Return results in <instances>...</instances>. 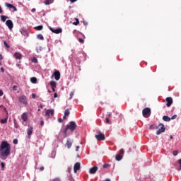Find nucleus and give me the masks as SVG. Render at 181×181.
<instances>
[{"instance_id": "obj_1", "label": "nucleus", "mask_w": 181, "mask_h": 181, "mask_svg": "<svg viewBox=\"0 0 181 181\" xmlns=\"http://www.w3.org/2000/svg\"><path fill=\"white\" fill-rule=\"evenodd\" d=\"M11 155V144L8 141H2L0 145V158L5 160Z\"/></svg>"}, {"instance_id": "obj_2", "label": "nucleus", "mask_w": 181, "mask_h": 181, "mask_svg": "<svg viewBox=\"0 0 181 181\" xmlns=\"http://www.w3.org/2000/svg\"><path fill=\"white\" fill-rule=\"evenodd\" d=\"M67 129H70L71 132H74V131H76V128H77V124H76V122L71 121L69 122V124L66 125Z\"/></svg>"}, {"instance_id": "obj_3", "label": "nucleus", "mask_w": 181, "mask_h": 181, "mask_svg": "<svg viewBox=\"0 0 181 181\" xmlns=\"http://www.w3.org/2000/svg\"><path fill=\"white\" fill-rule=\"evenodd\" d=\"M124 153H125V151L123 148L120 149L119 153H117L115 156L116 160H121L124 157Z\"/></svg>"}, {"instance_id": "obj_4", "label": "nucleus", "mask_w": 181, "mask_h": 181, "mask_svg": "<svg viewBox=\"0 0 181 181\" xmlns=\"http://www.w3.org/2000/svg\"><path fill=\"white\" fill-rule=\"evenodd\" d=\"M143 117L144 118H148V117L151 115V109L149 107H146L142 111Z\"/></svg>"}, {"instance_id": "obj_5", "label": "nucleus", "mask_w": 181, "mask_h": 181, "mask_svg": "<svg viewBox=\"0 0 181 181\" xmlns=\"http://www.w3.org/2000/svg\"><path fill=\"white\" fill-rule=\"evenodd\" d=\"M158 127H160V129L156 132V135H160L162 132H165V125L162 123H160Z\"/></svg>"}, {"instance_id": "obj_6", "label": "nucleus", "mask_w": 181, "mask_h": 181, "mask_svg": "<svg viewBox=\"0 0 181 181\" xmlns=\"http://www.w3.org/2000/svg\"><path fill=\"white\" fill-rule=\"evenodd\" d=\"M97 141H105V135L103 133H99L95 136Z\"/></svg>"}, {"instance_id": "obj_7", "label": "nucleus", "mask_w": 181, "mask_h": 181, "mask_svg": "<svg viewBox=\"0 0 181 181\" xmlns=\"http://www.w3.org/2000/svg\"><path fill=\"white\" fill-rule=\"evenodd\" d=\"M19 103H21V104H24V105L28 104V98H26V96L21 95L19 97Z\"/></svg>"}, {"instance_id": "obj_8", "label": "nucleus", "mask_w": 181, "mask_h": 181, "mask_svg": "<svg viewBox=\"0 0 181 181\" xmlns=\"http://www.w3.org/2000/svg\"><path fill=\"white\" fill-rule=\"evenodd\" d=\"M52 77H54L55 80H57V81H59V80H60V71H55L52 74Z\"/></svg>"}, {"instance_id": "obj_9", "label": "nucleus", "mask_w": 181, "mask_h": 181, "mask_svg": "<svg viewBox=\"0 0 181 181\" xmlns=\"http://www.w3.org/2000/svg\"><path fill=\"white\" fill-rule=\"evenodd\" d=\"M49 30L52 32V33H55L56 35H59V33H62V28L54 29L53 28L49 27Z\"/></svg>"}, {"instance_id": "obj_10", "label": "nucleus", "mask_w": 181, "mask_h": 181, "mask_svg": "<svg viewBox=\"0 0 181 181\" xmlns=\"http://www.w3.org/2000/svg\"><path fill=\"white\" fill-rule=\"evenodd\" d=\"M81 168V165L80 164V163L79 162L76 163L74 166V173H77V171L80 170Z\"/></svg>"}, {"instance_id": "obj_11", "label": "nucleus", "mask_w": 181, "mask_h": 181, "mask_svg": "<svg viewBox=\"0 0 181 181\" xmlns=\"http://www.w3.org/2000/svg\"><path fill=\"white\" fill-rule=\"evenodd\" d=\"M5 6H6V8H8L9 9H13L14 12H16L18 11V8H16V6L9 3H5Z\"/></svg>"}, {"instance_id": "obj_12", "label": "nucleus", "mask_w": 181, "mask_h": 181, "mask_svg": "<svg viewBox=\"0 0 181 181\" xmlns=\"http://www.w3.org/2000/svg\"><path fill=\"white\" fill-rule=\"evenodd\" d=\"M98 170V167L93 166V167L90 168L89 173L90 175H95V173H96Z\"/></svg>"}, {"instance_id": "obj_13", "label": "nucleus", "mask_w": 181, "mask_h": 181, "mask_svg": "<svg viewBox=\"0 0 181 181\" xmlns=\"http://www.w3.org/2000/svg\"><path fill=\"white\" fill-rule=\"evenodd\" d=\"M166 102H167V107H170V105H172V104H173V99L170 97L166 98Z\"/></svg>"}, {"instance_id": "obj_14", "label": "nucleus", "mask_w": 181, "mask_h": 181, "mask_svg": "<svg viewBox=\"0 0 181 181\" xmlns=\"http://www.w3.org/2000/svg\"><path fill=\"white\" fill-rule=\"evenodd\" d=\"M6 26H8V29H13V23L11 20H7L6 22Z\"/></svg>"}, {"instance_id": "obj_15", "label": "nucleus", "mask_w": 181, "mask_h": 181, "mask_svg": "<svg viewBox=\"0 0 181 181\" xmlns=\"http://www.w3.org/2000/svg\"><path fill=\"white\" fill-rule=\"evenodd\" d=\"M46 117H53L54 115V110H47L45 113Z\"/></svg>"}, {"instance_id": "obj_16", "label": "nucleus", "mask_w": 181, "mask_h": 181, "mask_svg": "<svg viewBox=\"0 0 181 181\" xmlns=\"http://www.w3.org/2000/svg\"><path fill=\"white\" fill-rule=\"evenodd\" d=\"M27 134L29 138H30V136L32 135V134H33V127H32V126H29L27 129Z\"/></svg>"}, {"instance_id": "obj_17", "label": "nucleus", "mask_w": 181, "mask_h": 181, "mask_svg": "<svg viewBox=\"0 0 181 181\" xmlns=\"http://www.w3.org/2000/svg\"><path fill=\"white\" fill-rule=\"evenodd\" d=\"M65 145L67 146L68 149H70L71 148V145H73V140L68 139Z\"/></svg>"}, {"instance_id": "obj_18", "label": "nucleus", "mask_w": 181, "mask_h": 181, "mask_svg": "<svg viewBox=\"0 0 181 181\" xmlns=\"http://www.w3.org/2000/svg\"><path fill=\"white\" fill-rule=\"evenodd\" d=\"M21 118L24 122H26V121H28V113H26V112L23 113L21 115Z\"/></svg>"}, {"instance_id": "obj_19", "label": "nucleus", "mask_w": 181, "mask_h": 181, "mask_svg": "<svg viewBox=\"0 0 181 181\" xmlns=\"http://www.w3.org/2000/svg\"><path fill=\"white\" fill-rule=\"evenodd\" d=\"M14 57L18 60H21L22 59V54L20 52H16L14 53Z\"/></svg>"}, {"instance_id": "obj_20", "label": "nucleus", "mask_w": 181, "mask_h": 181, "mask_svg": "<svg viewBox=\"0 0 181 181\" xmlns=\"http://www.w3.org/2000/svg\"><path fill=\"white\" fill-rule=\"evenodd\" d=\"M57 86V83L56 81H50V86H51L52 88H56Z\"/></svg>"}, {"instance_id": "obj_21", "label": "nucleus", "mask_w": 181, "mask_h": 181, "mask_svg": "<svg viewBox=\"0 0 181 181\" xmlns=\"http://www.w3.org/2000/svg\"><path fill=\"white\" fill-rule=\"evenodd\" d=\"M69 129H67V126L63 130L62 134H63V136L64 138H67V130Z\"/></svg>"}, {"instance_id": "obj_22", "label": "nucleus", "mask_w": 181, "mask_h": 181, "mask_svg": "<svg viewBox=\"0 0 181 181\" xmlns=\"http://www.w3.org/2000/svg\"><path fill=\"white\" fill-rule=\"evenodd\" d=\"M163 119L165 122H169V121H170L171 119H170V117H169V116L165 115V116L163 117Z\"/></svg>"}, {"instance_id": "obj_23", "label": "nucleus", "mask_w": 181, "mask_h": 181, "mask_svg": "<svg viewBox=\"0 0 181 181\" xmlns=\"http://www.w3.org/2000/svg\"><path fill=\"white\" fill-rule=\"evenodd\" d=\"M30 81L31 83H33V84H36V83L37 82V78H36L35 77H32L30 78Z\"/></svg>"}, {"instance_id": "obj_24", "label": "nucleus", "mask_w": 181, "mask_h": 181, "mask_svg": "<svg viewBox=\"0 0 181 181\" xmlns=\"http://www.w3.org/2000/svg\"><path fill=\"white\" fill-rule=\"evenodd\" d=\"M37 38L39 39V40H45V37L42 34H38L37 35Z\"/></svg>"}, {"instance_id": "obj_25", "label": "nucleus", "mask_w": 181, "mask_h": 181, "mask_svg": "<svg viewBox=\"0 0 181 181\" xmlns=\"http://www.w3.org/2000/svg\"><path fill=\"white\" fill-rule=\"evenodd\" d=\"M34 29L35 30H42L43 29V25H38V26L34 27Z\"/></svg>"}, {"instance_id": "obj_26", "label": "nucleus", "mask_w": 181, "mask_h": 181, "mask_svg": "<svg viewBox=\"0 0 181 181\" xmlns=\"http://www.w3.org/2000/svg\"><path fill=\"white\" fill-rule=\"evenodd\" d=\"M0 122L1 124H6V122H8V117L4 119H1Z\"/></svg>"}, {"instance_id": "obj_27", "label": "nucleus", "mask_w": 181, "mask_h": 181, "mask_svg": "<svg viewBox=\"0 0 181 181\" xmlns=\"http://www.w3.org/2000/svg\"><path fill=\"white\" fill-rule=\"evenodd\" d=\"M1 22H6V19H8V16H1Z\"/></svg>"}, {"instance_id": "obj_28", "label": "nucleus", "mask_w": 181, "mask_h": 181, "mask_svg": "<svg viewBox=\"0 0 181 181\" xmlns=\"http://www.w3.org/2000/svg\"><path fill=\"white\" fill-rule=\"evenodd\" d=\"M64 115H65V117H69V115H70V110H69V109H66L65 110Z\"/></svg>"}, {"instance_id": "obj_29", "label": "nucleus", "mask_w": 181, "mask_h": 181, "mask_svg": "<svg viewBox=\"0 0 181 181\" xmlns=\"http://www.w3.org/2000/svg\"><path fill=\"white\" fill-rule=\"evenodd\" d=\"M76 22L73 23V25H74L75 26H77V25H78L80 23V21H78V18H75Z\"/></svg>"}, {"instance_id": "obj_30", "label": "nucleus", "mask_w": 181, "mask_h": 181, "mask_svg": "<svg viewBox=\"0 0 181 181\" xmlns=\"http://www.w3.org/2000/svg\"><path fill=\"white\" fill-rule=\"evenodd\" d=\"M52 2H53V1L52 0H45V5H50V4H52Z\"/></svg>"}, {"instance_id": "obj_31", "label": "nucleus", "mask_w": 181, "mask_h": 181, "mask_svg": "<svg viewBox=\"0 0 181 181\" xmlns=\"http://www.w3.org/2000/svg\"><path fill=\"white\" fill-rule=\"evenodd\" d=\"M4 45L7 49H9L11 47L9 45H8V42H6V41H4Z\"/></svg>"}, {"instance_id": "obj_32", "label": "nucleus", "mask_w": 181, "mask_h": 181, "mask_svg": "<svg viewBox=\"0 0 181 181\" xmlns=\"http://www.w3.org/2000/svg\"><path fill=\"white\" fill-rule=\"evenodd\" d=\"M1 170H4L5 169V163L4 162L1 163Z\"/></svg>"}, {"instance_id": "obj_33", "label": "nucleus", "mask_w": 181, "mask_h": 181, "mask_svg": "<svg viewBox=\"0 0 181 181\" xmlns=\"http://www.w3.org/2000/svg\"><path fill=\"white\" fill-rule=\"evenodd\" d=\"M179 153V151H174L173 152V155L174 156H177V155Z\"/></svg>"}, {"instance_id": "obj_34", "label": "nucleus", "mask_w": 181, "mask_h": 181, "mask_svg": "<svg viewBox=\"0 0 181 181\" xmlns=\"http://www.w3.org/2000/svg\"><path fill=\"white\" fill-rule=\"evenodd\" d=\"M74 95V92H71L69 100H71V98H73Z\"/></svg>"}, {"instance_id": "obj_35", "label": "nucleus", "mask_w": 181, "mask_h": 181, "mask_svg": "<svg viewBox=\"0 0 181 181\" xmlns=\"http://www.w3.org/2000/svg\"><path fill=\"white\" fill-rule=\"evenodd\" d=\"M13 144H14V145H18V139H15L13 141Z\"/></svg>"}, {"instance_id": "obj_36", "label": "nucleus", "mask_w": 181, "mask_h": 181, "mask_svg": "<svg viewBox=\"0 0 181 181\" xmlns=\"http://www.w3.org/2000/svg\"><path fill=\"white\" fill-rule=\"evenodd\" d=\"M13 90L14 91H16V90H18V86L14 85V86H13Z\"/></svg>"}, {"instance_id": "obj_37", "label": "nucleus", "mask_w": 181, "mask_h": 181, "mask_svg": "<svg viewBox=\"0 0 181 181\" xmlns=\"http://www.w3.org/2000/svg\"><path fill=\"white\" fill-rule=\"evenodd\" d=\"M78 40L80 43H84V40H83L82 38H78Z\"/></svg>"}, {"instance_id": "obj_38", "label": "nucleus", "mask_w": 181, "mask_h": 181, "mask_svg": "<svg viewBox=\"0 0 181 181\" xmlns=\"http://www.w3.org/2000/svg\"><path fill=\"white\" fill-rule=\"evenodd\" d=\"M4 57H2V54H0V66H2V62H1V60H2Z\"/></svg>"}, {"instance_id": "obj_39", "label": "nucleus", "mask_w": 181, "mask_h": 181, "mask_svg": "<svg viewBox=\"0 0 181 181\" xmlns=\"http://www.w3.org/2000/svg\"><path fill=\"white\" fill-rule=\"evenodd\" d=\"M176 118H177V115H174L171 117V119H176Z\"/></svg>"}, {"instance_id": "obj_40", "label": "nucleus", "mask_w": 181, "mask_h": 181, "mask_svg": "<svg viewBox=\"0 0 181 181\" xmlns=\"http://www.w3.org/2000/svg\"><path fill=\"white\" fill-rule=\"evenodd\" d=\"M51 181H62V180H60V178L57 177V178L53 179V180H51Z\"/></svg>"}, {"instance_id": "obj_41", "label": "nucleus", "mask_w": 181, "mask_h": 181, "mask_svg": "<svg viewBox=\"0 0 181 181\" xmlns=\"http://www.w3.org/2000/svg\"><path fill=\"white\" fill-rule=\"evenodd\" d=\"M108 166H110L109 164H104V165H103L104 169H107V168H108Z\"/></svg>"}, {"instance_id": "obj_42", "label": "nucleus", "mask_w": 181, "mask_h": 181, "mask_svg": "<svg viewBox=\"0 0 181 181\" xmlns=\"http://www.w3.org/2000/svg\"><path fill=\"white\" fill-rule=\"evenodd\" d=\"M150 129H155V125L153 124L150 125Z\"/></svg>"}, {"instance_id": "obj_43", "label": "nucleus", "mask_w": 181, "mask_h": 181, "mask_svg": "<svg viewBox=\"0 0 181 181\" xmlns=\"http://www.w3.org/2000/svg\"><path fill=\"white\" fill-rule=\"evenodd\" d=\"M33 63H37V59L34 57L33 59Z\"/></svg>"}, {"instance_id": "obj_44", "label": "nucleus", "mask_w": 181, "mask_h": 181, "mask_svg": "<svg viewBox=\"0 0 181 181\" xmlns=\"http://www.w3.org/2000/svg\"><path fill=\"white\" fill-rule=\"evenodd\" d=\"M4 95V91L0 89V97H2Z\"/></svg>"}, {"instance_id": "obj_45", "label": "nucleus", "mask_w": 181, "mask_h": 181, "mask_svg": "<svg viewBox=\"0 0 181 181\" xmlns=\"http://www.w3.org/2000/svg\"><path fill=\"white\" fill-rule=\"evenodd\" d=\"M177 163L180 165V169H181V158L178 160Z\"/></svg>"}, {"instance_id": "obj_46", "label": "nucleus", "mask_w": 181, "mask_h": 181, "mask_svg": "<svg viewBox=\"0 0 181 181\" xmlns=\"http://www.w3.org/2000/svg\"><path fill=\"white\" fill-rule=\"evenodd\" d=\"M31 97L32 98H36V94L32 93Z\"/></svg>"}, {"instance_id": "obj_47", "label": "nucleus", "mask_w": 181, "mask_h": 181, "mask_svg": "<svg viewBox=\"0 0 181 181\" xmlns=\"http://www.w3.org/2000/svg\"><path fill=\"white\" fill-rule=\"evenodd\" d=\"M14 127L15 128H19V126L18 125V124H16V122H15V121H14Z\"/></svg>"}, {"instance_id": "obj_48", "label": "nucleus", "mask_w": 181, "mask_h": 181, "mask_svg": "<svg viewBox=\"0 0 181 181\" xmlns=\"http://www.w3.org/2000/svg\"><path fill=\"white\" fill-rule=\"evenodd\" d=\"M58 122H63V119H62V118H59L58 119Z\"/></svg>"}, {"instance_id": "obj_49", "label": "nucleus", "mask_w": 181, "mask_h": 181, "mask_svg": "<svg viewBox=\"0 0 181 181\" xmlns=\"http://www.w3.org/2000/svg\"><path fill=\"white\" fill-rule=\"evenodd\" d=\"M40 125H41V127H43V125H45V122L44 121H41L40 122Z\"/></svg>"}, {"instance_id": "obj_50", "label": "nucleus", "mask_w": 181, "mask_h": 181, "mask_svg": "<svg viewBox=\"0 0 181 181\" xmlns=\"http://www.w3.org/2000/svg\"><path fill=\"white\" fill-rule=\"evenodd\" d=\"M71 4H74V2L77 1V0H69Z\"/></svg>"}, {"instance_id": "obj_51", "label": "nucleus", "mask_w": 181, "mask_h": 181, "mask_svg": "<svg viewBox=\"0 0 181 181\" xmlns=\"http://www.w3.org/2000/svg\"><path fill=\"white\" fill-rule=\"evenodd\" d=\"M4 10H2V7L0 6V13H3Z\"/></svg>"}, {"instance_id": "obj_52", "label": "nucleus", "mask_w": 181, "mask_h": 181, "mask_svg": "<svg viewBox=\"0 0 181 181\" xmlns=\"http://www.w3.org/2000/svg\"><path fill=\"white\" fill-rule=\"evenodd\" d=\"M106 123H107V124H110V119L106 118Z\"/></svg>"}, {"instance_id": "obj_53", "label": "nucleus", "mask_w": 181, "mask_h": 181, "mask_svg": "<svg viewBox=\"0 0 181 181\" xmlns=\"http://www.w3.org/2000/svg\"><path fill=\"white\" fill-rule=\"evenodd\" d=\"M1 71L2 72V73H4L5 72V69H4V68H1Z\"/></svg>"}, {"instance_id": "obj_54", "label": "nucleus", "mask_w": 181, "mask_h": 181, "mask_svg": "<svg viewBox=\"0 0 181 181\" xmlns=\"http://www.w3.org/2000/svg\"><path fill=\"white\" fill-rule=\"evenodd\" d=\"M54 98H57V94L56 93L54 94Z\"/></svg>"}, {"instance_id": "obj_55", "label": "nucleus", "mask_w": 181, "mask_h": 181, "mask_svg": "<svg viewBox=\"0 0 181 181\" xmlns=\"http://www.w3.org/2000/svg\"><path fill=\"white\" fill-rule=\"evenodd\" d=\"M78 149H80V146H76V152L78 151Z\"/></svg>"}, {"instance_id": "obj_56", "label": "nucleus", "mask_w": 181, "mask_h": 181, "mask_svg": "<svg viewBox=\"0 0 181 181\" xmlns=\"http://www.w3.org/2000/svg\"><path fill=\"white\" fill-rule=\"evenodd\" d=\"M31 12H36V8H33V9L31 10Z\"/></svg>"}, {"instance_id": "obj_57", "label": "nucleus", "mask_w": 181, "mask_h": 181, "mask_svg": "<svg viewBox=\"0 0 181 181\" xmlns=\"http://www.w3.org/2000/svg\"><path fill=\"white\" fill-rule=\"evenodd\" d=\"M40 170H45V167H41V168H40Z\"/></svg>"}, {"instance_id": "obj_58", "label": "nucleus", "mask_w": 181, "mask_h": 181, "mask_svg": "<svg viewBox=\"0 0 181 181\" xmlns=\"http://www.w3.org/2000/svg\"><path fill=\"white\" fill-rule=\"evenodd\" d=\"M52 88V91H53V93H54V91H56V88Z\"/></svg>"}, {"instance_id": "obj_59", "label": "nucleus", "mask_w": 181, "mask_h": 181, "mask_svg": "<svg viewBox=\"0 0 181 181\" xmlns=\"http://www.w3.org/2000/svg\"><path fill=\"white\" fill-rule=\"evenodd\" d=\"M170 139H173V136H170Z\"/></svg>"}, {"instance_id": "obj_60", "label": "nucleus", "mask_w": 181, "mask_h": 181, "mask_svg": "<svg viewBox=\"0 0 181 181\" xmlns=\"http://www.w3.org/2000/svg\"><path fill=\"white\" fill-rule=\"evenodd\" d=\"M63 119H66V115H64V116L63 117Z\"/></svg>"}, {"instance_id": "obj_61", "label": "nucleus", "mask_w": 181, "mask_h": 181, "mask_svg": "<svg viewBox=\"0 0 181 181\" xmlns=\"http://www.w3.org/2000/svg\"><path fill=\"white\" fill-rule=\"evenodd\" d=\"M105 181H111L110 179H106Z\"/></svg>"}, {"instance_id": "obj_62", "label": "nucleus", "mask_w": 181, "mask_h": 181, "mask_svg": "<svg viewBox=\"0 0 181 181\" xmlns=\"http://www.w3.org/2000/svg\"><path fill=\"white\" fill-rule=\"evenodd\" d=\"M77 158H80V155L78 154V155H77Z\"/></svg>"}, {"instance_id": "obj_63", "label": "nucleus", "mask_w": 181, "mask_h": 181, "mask_svg": "<svg viewBox=\"0 0 181 181\" xmlns=\"http://www.w3.org/2000/svg\"><path fill=\"white\" fill-rule=\"evenodd\" d=\"M109 117H111V114H109Z\"/></svg>"}, {"instance_id": "obj_64", "label": "nucleus", "mask_w": 181, "mask_h": 181, "mask_svg": "<svg viewBox=\"0 0 181 181\" xmlns=\"http://www.w3.org/2000/svg\"><path fill=\"white\" fill-rule=\"evenodd\" d=\"M17 66L19 67L20 65H19V64H17Z\"/></svg>"}]
</instances>
